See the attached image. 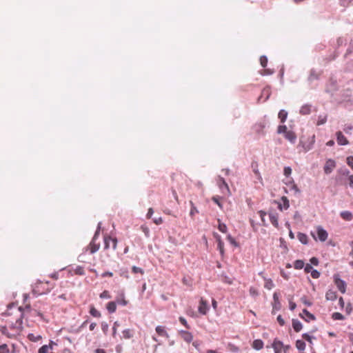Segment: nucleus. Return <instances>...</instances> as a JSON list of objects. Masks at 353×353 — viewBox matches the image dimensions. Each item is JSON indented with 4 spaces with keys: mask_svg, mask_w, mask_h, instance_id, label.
Returning <instances> with one entry per match:
<instances>
[{
    "mask_svg": "<svg viewBox=\"0 0 353 353\" xmlns=\"http://www.w3.org/2000/svg\"><path fill=\"white\" fill-rule=\"evenodd\" d=\"M28 339L32 342H37L42 339L39 334H34L33 333L28 334Z\"/></svg>",
    "mask_w": 353,
    "mask_h": 353,
    "instance_id": "cd10ccee",
    "label": "nucleus"
},
{
    "mask_svg": "<svg viewBox=\"0 0 353 353\" xmlns=\"http://www.w3.org/2000/svg\"><path fill=\"white\" fill-rule=\"evenodd\" d=\"M179 334L183 339V341H185V342H187L188 343H190L193 339L192 334L188 331L180 330L179 332Z\"/></svg>",
    "mask_w": 353,
    "mask_h": 353,
    "instance_id": "9d476101",
    "label": "nucleus"
},
{
    "mask_svg": "<svg viewBox=\"0 0 353 353\" xmlns=\"http://www.w3.org/2000/svg\"><path fill=\"white\" fill-rule=\"evenodd\" d=\"M199 313L201 314H205L208 311V304L207 302L201 298L199 302V305L198 307Z\"/></svg>",
    "mask_w": 353,
    "mask_h": 353,
    "instance_id": "f8f14e48",
    "label": "nucleus"
},
{
    "mask_svg": "<svg viewBox=\"0 0 353 353\" xmlns=\"http://www.w3.org/2000/svg\"><path fill=\"white\" fill-rule=\"evenodd\" d=\"M283 173L286 176H288L292 173V169L290 167L287 166L284 168Z\"/></svg>",
    "mask_w": 353,
    "mask_h": 353,
    "instance_id": "13d9d810",
    "label": "nucleus"
},
{
    "mask_svg": "<svg viewBox=\"0 0 353 353\" xmlns=\"http://www.w3.org/2000/svg\"><path fill=\"white\" fill-rule=\"evenodd\" d=\"M249 292H250V295L252 296H257L259 295L258 290L256 288H253V287H251L250 288Z\"/></svg>",
    "mask_w": 353,
    "mask_h": 353,
    "instance_id": "5fc2aeb1",
    "label": "nucleus"
},
{
    "mask_svg": "<svg viewBox=\"0 0 353 353\" xmlns=\"http://www.w3.org/2000/svg\"><path fill=\"white\" fill-rule=\"evenodd\" d=\"M303 313L305 314L307 319H305L302 314H300V316L305 321L308 322L310 320H312V321H314L316 319V317L314 314H312V313H310L306 309H303Z\"/></svg>",
    "mask_w": 353,
    "mask_h": 353,
    "instance_id": "6ab92c4d",
    "label": "nucleus"
},
{
    "mask_svg": "<svg viewBox=\"0 0 353 353\" xmlns=\"http://www.w3.org/2000/svg\"><path fill=\"white\" fill-rule=\"evenodd\" d=\"M270 94H271V92H270V87H265L263 89L262 92H261V96L259 97L258 99V102L260 101V100L262 99V97H265V99L263 100V101H266L270 96Z\"/></svg>",
    "mask_w": 353,
    "mask_h": 353,
    "instance_id": "ddd939ff",
    "label": "nucleus"
},
{
    "mask_svg": "<svg viewBox=\"0 0 353 353\" xmlns=\"http://www.w3.org/2000/svg\"><path fill=\"white\" fill-rule=\"evenodd\" d=\"M251 167H252V171L256 174L257 179L260 181H262V177L261 176V174L258 169V167H259L258 163L256 161H253L251 164Z\"/></svg>",
    "mask_w": 353,
    "mask_h": 353,
    "instance_id": "dca6fc26",
    "label": "nucleus"
},
{
    "mask_svg": "<svg viewBox=\"0 0 353 353\" xmlns=\"http://www.w3.org/2000/svg\"><path fill=\"white\" fill-rule=\"evenodd\" d=\"M284 137L292 143H294L296 140V134L293 131H291V130H289L288 132H286L284 134Z\"/></svg>",
    "mask_w": 353,
    "mask_h": 353,
    "instance_id": "4468645a",
    "label": "nucleus"
},
{
    "mask_svg": "<svg viewBox=\"0 0 353 353\" xmlns=\"http://www.w3.org/2000/svg\"><path fill=\"white\" fill-rule=\"evenodd\" d=\"M122 334L123 338L125 339H129L132 337V332L130 329L124 330Z\"/></svg>",
    "mask_w": 353,
    "mask_h": 353,
    "instance_id": "c9c22d12",
    "label": "nucleus"
},
{
    "mask_svg": "<svg viewBox=\"0 0 353 353\" xmlns=\"http://www.w3.org/2000/svg\"><path fill=\"white\" fill-rule=\"evenodd\" d=\"M270 220L275 228H279L278 215L276 213L269 214Z\"/></svg>",
    "mask_w": 353,
    "mask_h": 353,
    "instance_id": "f3484780",
    "label": "nucleus"
},
{
    "mask_svg": "<svg viewBox=\"0 0 353 353\" xmlns=\"http://www.w3.org/2000/svg\"><path fill=\"white\" fill-rule=\"evenodd\" d=\"M99 297L102 299H110L111 298V295L109 292V291L108 290H104L100 294H99Z\"/></svg>",
    "mask_w": 353,
    "mask_h": 353,
    "instance_id": "ea45409f",
    "label": "nucleus"
},
{
    "mask_svg": "<svg viewBox=\"0 0 353 353\" xmlns=\"http://www.w3.org/2000/svg\"><path fill=\"white\" fill-rule=\"evenodd\" d=\"M297 237H298V239L299 240V241L304 244V245H307V243H308V238H307V236L304 234V233H302V232H298L297 234Z\"/></svg>",
    "mask_w": 353,
    "mask_h": 353,
    "instance_id": "393cba45",
    "label": "nucleus"
},
{
    "mask_svg": "<svg viewBox=\"0 0 353 353\" xmlns=\"http://www.w3.org/2000/svg\"><path fill=\"white\" fill-rule=\"evenodd\" d=\"M89 312L90 315L96 318H100L101 316V312L98 311L93 305L90 306Z\"/></svg>",
    "mask_w": 353,
    "mask_h": 353,
    "instance_id": "c756f323",
    "label": "nucleus"
},
{
    "mask_svg": "<svg viewBox=\"0 0 353 353\" xmlns=\"http://www.w3.org/2000/svg\"><path fill=\"white\" fill-rule=\"evenodd\" d=\"M341 216L346 221H350L352 219V214L349 211H343L340 214Z\"/></svg>",
    "mask_w": 353,
    "mask_h": 353,
    "instance_id": "7c9ffc66",
    "label": "nucleus"
},
{
    "mask_svg": "<svg viewBox=\"0 0 353 353\" xmlns=\"http://www.w3.org/2000/svg\"><path fill=\"white\" fill-rule=\"evenodd\" d=\"M326 121H327V115H320L318 117L316 125H323L326 122Z\"/></svg>",
    "mask_w": 353,
    "mask_h": 353,
    "instance_id": "e433bc0d",
    "label": "nucleus"
},
{
    "mask_svg": "<svg viewBox=\"0 0 353 353\" xmlns=\"http://www.w3.org/2000/svg\"><path fill=\"white\" fill-rule=\"evenodd\" d=\"M347 163L353 169V156H350L347 158Z\"/></svg>",
    "mask_w": 353,
    "mask_h": 353,
    "instance_id": "69168bd1",
    "label": "nucleus"
},
{
    "mask_svg": "<svg viewBox=\"0 0 353 353\" xmlns=\"http://www.w3.org/2000/svg\"><path fill=\"white\" fill-rule=\"evenodd\" d=\"M9 348L6 344L0 345V353H9Z\"/></svg>",
    "mask_w": 353,
    "mask_h": 353,
    "instance_id": "8fccbe9b",
    "label": "nucleus"
},
{
    "mask_svg": "<svg viewBox=\"0 0 353 353\" xmlns=\"http://www.w3.org/2000/svg\"><path fill=\"white\" fill-rule=\"evenodd\" d=\"M53 288V284L48 281H37L32 290V292L35 295H42L48 293L50 290Z\"/></svg>",
    "mask_w": 353,
    "mask_h": 353,
    "instance_id": "f257e3e1",
    "label": "nucleus"
},
{
    "mask_svg": "<svg viewBox=\"0 0 353 353\" xmlns=\"http://www.w3.org/2000/svg\"><path fill=\"white\" fill-rule=\"evenodd\" d=\"M334 281L339 290L342 294H344L346 291V283L340 279V276L338 274L334 275Z\"/></svg>",
    "mask_w": 353,
    "mask_h": 353,
    "instance_id": "7ed1b4c3",
    "label": "nucleus"
},
{
    "mask_svg": "<svg viewBox=\"0 0 353 353\" xmlns=\"http://www.w3.org/2000/svg\"><path fill=\"white\" fill-rule=\"evenodd\" d=\"M334 320H343L344 316L339 312H334L332 316Z\"/></svg>",
    "mask_w": 353,
    "mask_h": 353,
    "instance_id": "a19ab883",
    "label": "nucleus"
},
{
    "mask_svg": "<svg viewBox=\"0 0 353 353\" xmlns=\"http://www.w3.org/2000/svg\"><path fill=\"white\" fill-rule=\"evenodd\" d=\"M179 320L181 322V323L182 325H183L187 329L190 328V325H188L187 321L185 320V319L184 317L180 316Z\"/></svg>",
    "mask_w": 353,
    "mask_h": 353,
    "instance_id": "864d4df0",
    "label": "nucleus"
},
{
    "mask_svg": "<svg viewBox=\"0 0 353 353\" xmlns=\"http://www.w3.org/2000/svg\"><path fill=\"white\" fill-rule=\"evenodd\" d=\"M106 309L110 313H114L117 310V304L114 301H110L106 305Z\"/></svg>",
    "mask_w": 353,
    "mask_h": 353,
    "instance_id": "bb28decb",
    "label": "nucleus"
},
{
    "mask_svg": "<svg viewBox=\"0 0 353 353\" xmlns=\"http://www.w3.org/2000/svg\"><path fill=\"white\" fill-rule=\"evenodd\" d=\"M24 310L28 312L30 314V315L32 316H38L41 319H44L43 315L40 310H38L34 309V308H31V307L30 305H26Z\"/></svg>",
    "mask_w": 353,
    "mask_h": 353,
    "instance_id": "1a4fd4ad",
    "label": "nucleus"
},
{
    "mask_svg": "<svg viewBox=\"0 0 353 353\" xmlns=\"http://www.w3.org/2000/svg\"><path fill=\"white\" fill-rule=\"evenodd\" d=\"M117 303L119 305H126L128 303V301L127 300H125V294L123 293H121L117 298V300H116Z\"/></svg>",
    "mask_w": 353,
    "mask_h": 353,
    "instance_id": "a878e982",
    "label": "nucleus"
},
{
    "mask_svg": "<svg viewBox=\"0 0 353 353\" xmlns=\"http://www.w3.org/2000/svg\"><path fill=\"white\" fill-rule=\"evenodd\" d=\"M155 330L159 336H165L166 338L169 337V334L167 332V331L165 330V327L158 325L156 327Z\"/></svg>",
    "mask_w": 353,
    "mask_h": 353,
    "instance_id": "2eb2a0df",
    "label": "nucleus"
},
{
    "mask_svg": "<svg viewBox=\"0 0 353 353\" xmlns=\"http://www.w3.org/2000/svg\"><path fill=\"white\" fill-rule=\"evenodd\" d=\"M190 205H191V210H190V215L191 216H193L195 214L199 213V211H198L197 208L194 206L192 201H190Z\"/></svg>",
    "mask_w": 353,
    "mask_h": 353,
    "instance_id": "79ce46f5",
    "label": "nucleus"
},
{
    "mask_svg": "<svg viewBox=\"0 0 353 353\" xmlns=\"http://www.w3.org/2000/svg\"><path fill=\"white\" fill-rule=\"evenodd\" d=\"M103 240L104 249H108L110 246V242H112V247L113 250H116L117 245V239L116 238H112L110 236H105Z\"/></svg>",
    "mask_w": 353,
    "mask_h": 353,
    "instance_id": "20e7f679",
    "label": "nucleus"
},
{
    "mask_svg": "<svg viewBox=\"0 0 353 353\" xmlns=\"http://www.w3.org/2000/svg\"><path fill=\"white\" fill-rule=\"evenodd\" d=\"M281 200L283 202V208L287 210L290 207L289 201L286 196H282Z\"/></svg>",
    "mask_w": 353,
    "mask_h": 353,
    "instance_id": "3c124183",
    "label": "nucleus"
},
{
    "mask_svg": "<svg viewBox=\"0 0 353 353\" xmlns=\"http://www.w3.org/2000/svg\"><path fill=\"white\" fill-rule=\"evenodd\" d=\"M226 239H227V241H228L230 244L231 245H232L233 247H234V248L239 247V243L230 234H227Z\"/></svg>",
    "mask_w": 353,
    "mask_h": 353,
    "instance_id": "c85d7f7f",
    "label": "nucleus"
},
{
    "mask_svg": "<svg viewBox=\"0 0 353 353\" xmlns=\"http://www.w3.org/2000/svg\"><path fill=\"white\" fill-rule=\"evenodd\" d=\"M274 303L272 304V313L274 314L276 311H279L281 308V303L279 301V294L274 292L273 294Z\"/></svg>",
    "mask_w": 353,
    "mask_h": 353,
    "instance_id": "0eeeda50",
    "label": "nucleus"
},
{
    "mask_svg": "<svg viewBox=\"0 0 353 353\" xmlns=\"http://www.w3.org/2000/svg\"><path fill=\"white\" fill-rule=\"evenodd\" d=\"M320 74L318 73L314 69H312L308 77V81L312 82L314 80L319 79Z\"/></svg>",
    "mask_w": 353,
    "mask_h": 353,
    "instance_id": "aec40b11",
    "label": "nucleus"
},
{
    "mask_svg": "<svg viewBox=\"0 0 353 353\" xmlns=\"http://www.w3.org/2000/svg\"><path fill=\"white\" fill-rule=\"evenodd\" d=\"M352 310H353V307H352V306L351 303H347V306H346V309H345L346 312H347L348 314H350L352 312Z\"/></svg>",
    "mask_w": 353,
    "mask_h": 353,
    "instance_id": "774afa93",
    "label": "nucleus"
},
{
    "mask_svg": "<svg viewBox=\"0 0 353 353\" xmlns=\"http://www.w3.org/2000/svg\"><path fill=\"white\" fill-rule=\"evenodd\" d=\"M260 63L263 68H265L268 64V58L266 56L263 55L260 57Z\"/></svg>",
    "mask_w": 353,
    "mask_h": 353,
    "instance_id": "37998d69",
    "label": "nucleus"
},
{
    "mask_svg": "<svg viewBox=\"0 0 353 353\" xmlns=\"http://www.w3.org/2000/svg\"><path fill=\"white\" fill-rule=\"evenodd\" d=\"M317 238L321 242H324L327 240L328 236L327 232L323 228L322 226L319 225L316 227Z\"/></svg>",
    "mask_w": 353,
    "mask_h": 353,
    "instance_id": "39448f33",
    "label": "nucleus"
},
{
    "mask_svg": "<svg viewBox=\"0 0 353 353\" xmlns=\"http://www.w3.org/2000/svg\"><path fill=\"white\" fill-rule=\"evenodd\" d=\"M302 337L305 339L307 341H308L310 343H312V336H311L309 334L307 333H303L302 334Z\"/></svg>",
    "mask_w": 353,
    "mask_h": 353,
    "instance_id": "4d7b16f0",
    "label": "nucleus"
},
{
    "mask_svg": "<svg viewBox=\"0 0 353 353\" xmlns=\"http://www.w3.org/2000/svg\"><path fill=\"white\" fill-rule=\"evenodd\" d=\"M99 235V228H98L91 242L86 247V248H85L86 252H89L90 254H94L99 250L101 243L99 241H98Z\"/></svg>",
    "mask_w": 353,
    "mask_h": 353,
    "instance_id": "f03ea898",
    "label": "nucleus"
},
{
    "mask_svg": "<svg viewBox=\"0 0 353 353\" xmlns=\"http://www.w3.org/2000/svg\"><path fill=\"white\" fill-rule=\"evenodd\" d=\"M265 128V123L263 122L257 123L254 125V130L258 134L265 135L264 128Z\"/></svg>",
    "mask_w": 353,
    "mask_h": 353,
    "instance_id": "9b49d317",
    "label": "nucleus"
},
{
    "mask_svg": "<svg viewBox=\"0 0 353 353\" xmlns=\"http://www.w3.org/2000/svg\"><path fill=\"white\" fill-rule=\"evenodd\" d=\"M221 183H222V194H227L228 196L231 195V192L230 190L229 186L223 178H222Z\"/></svg>",
    "mask_w": 353,
    "mask_h": 353,
    "instance_id": "5701e85b",
    "label": "nucleus"
},
{
    "mask_svg": "<svg viewBox=\"0 0 353 353\" xmlns=\"http://www.w3.org/2000/svg\"><path fill=\"white\" fill-rule=\"evenodd\" d=\"M311 276L313 279H318L320 277V272L317 270L314 269L311 272Z\"/></svg>",
    "mask_w": 353,
    "mask_h": 353,
    "instance_id": "603ef678",
    "label": "nucleus"
},
{
    "mask_svg": "<svg viewBox=\"0 0 353 353\" xmlns=\"http://www.w3.org/2000/svg\"><path fill=\"white\" fill-rule=\"evenodd\" d=\"M302 303L303 304H305V305H307V306H311L312 305V302H310V301H308L306 298V296H303L301 297V299Z\"/></svg>",
    "mask_w": 353,
    "mask_h": 353,
    "instance_id": "bf43d9fd",
    "label": "nucleus"
},
{
    "mask_svg": "<svg viewBox=\"0 0 353 353\" xmlns=\"http://www.w3.org/2000/svg\"><path fill=\"white\" fill-rule=\"evenodd\" d=\"M182 282L184 285H188V286H191L192 285V282L191 281L188 279L187 277L184 276L182 279Z\"/></svg>",
    "mask_w": 353,
    "mask_h": 353,
    "instance_id": "680f3d73",
    "label": "nucleus"
},
{
    "mask_svg": "<svg viewBox=\"0 0 353 353\" xmlns=\"http://www.w3.org/2000/svg\"><path fill=\"white\" fill-rule=\"evenodd\" d=\"M304 261L303 260H296L294 263V267L296 270H301L304 267Z\"/></svg>",
    "mask_w": 353,
    "mask_h": 353,
    "instance_id": "f704fd0d",
    "label": "nucleus"
},
{
    "mask_svg": "<svg viewBox=\"0 0 353 353\" xmlns=\"http://www.w3.org/2000/svg\"><path fill=\"white\" fill-rule=\"evenodd\" d=\"M272 347H276L278 348H282L283 347V343L281 341H279L277 340L276 339H274L273 343H272Z\"/></svg>",
    "mask_w": 353,
    "mask_h": 353,
    "instance_id": "de8ad7c7",
    "label": "nucleus"
},
{
    "mask_svg": "<svg viewBox=\"0 0 353 353\" xmlns=\"http://www.w3.org/2000/svg\"><path fill=\"white\" fill-rule=\"evenodd\" d=\"M132 272L134 274L140 273L141 274H143L144 271L141 268L137 267V266H132Z\"/></svg>",
    "mask_w": 353,
    "mask_h": 353,
    "instance_id": "09e8293b",
    "label": "nucleus"
},
{
    "mask_svg": "<svg viewBox=\"0 0 353 353\" xmlns=\"http://www.w3.org/2000/svg\"><path fill=\"white\" fill-rule=\"evenodd\" d=\"M336 167V162L332 159H329L326 161L324 165L323 170L326 174H330Z\"/></svg>",
    "mask_w": 353,
    "mask_h": 353,
    "instance_id": "423d86ee",
    "label": "nucleus"
},
{
    "mask_svg": "<svg viewBox=\"0 0 353 353\" xmlns=\"http://www.w3.org/2000/svg\"><path fill=\"white\" fill-rule=\"evenodd\" d=\"M336 141L339 145H346L349 144V141L347 138L343 134L341 131H338L336 133Z\"/></svg>",
    "mask_w": 353,
    "mask_h": 353,
    "instance_id": "6e6552de",
    "label": "nucleus"
},
{
    "mask_svg": "<svg viewBox=\"0 0 353 353\" xmlns=\"http://www.w3.org/2000/svg\"><path fill=\"white\" fill-rule=\"evenodd\" d=\"M288 131L289 130H288L286 125H279L278 129H277V133L278 134H283V135Z\"/></svg>",
    "mask_w": 353,
    "mask_h": 353,
    "instance_id": "58836bf2",
    "label": "nucleus"
},
{
    "mask_svg": "<svg viewBox=\"0 0 353 353\" xmlns=\"http://www.w3.org/2000/svg\"><path fill=\"white\" fill-rule=\"evenodd\" d=\"M279 118L281 120V123H284L286 121L288 117V112L285 110H281L279 112Z\"/></svg>",
    "mask_w": 353,
    "mask_h": 353,
    "instance_id": "2f4dec72",
    "label": "nucleus"
},
{
    "mask_svg": "<svg viewBox=\"0 0 353 353\" xmlns=\"http://www.w3.org/2000/svg\"><path fill=\"white\" fill-rule=\"evenodd\" d=\"M0 331L1 332V333L4 335H6V336H8V338H13L15 334H10L8 332V330L6 327H2L0 328Z\"/></svg>",
    "mask_w": 353,
    "mask_h": 353,
    "instance_id": "4c0bfd02",
    "label": "nucleus"
},
{
    "mask_svg": "<svg viewBox=\"0 0 353 353\" xmlns=\"http://www.w3.org/2000/svg\"><path fill=\"white\" fill-rule=\"evenodd\" d=\"M222 282L226 283L228 284H232L233 279L232 278L224 276V278H222Z\"/></svg>",
    "mask_w": 353,
    "mask_h": 353,
    "instance_id": "0e129e2a",
    "label": "nucleus"
},
{
    "mask_svg": "<svg viewBox=\"0 0 353 353\" xmlns=\"http://www.w3.org/2000/svg\"><path fill=\"white\" fill-rule=\"evenodd\" d=\"M141 230L147 237H148L150 236V229L147 225H141Z\"/></svg>",
    "mask_w": 353,
    "mask_h": 353,
    "instance_id": "a18cd8bd",
    "label": "nucleus"
},
{
    "mask_svg": "<svg viewBox=\"0 0 353 353\" xmlns=\"http://www.w3.org/2000/svg\"><path fill=\"white\" fill-rule=\"evenodd\" d=\"M313 270H314V269H313L312 266L310 264H309V263L306 264V265H305V266L304 265V270H305V272L306 273H310V272H311Z\"/></svg>",
    "mask_w": 353,
    "mask_h": 353,
    "instance_id": "052dcab7",
    "label": "nucleus"
},
{
    "mask_svg": "<svg viewBox=\"0 0 353 353\" xmlns=\"http://www.w3.org/2000/svg\"><path fill=\"white\" fill-rule=\"evenodd\" d=\"M49 348H50V346H48L47 345H44L39 349L38 353H48Z\"/></svg>",
    "mask_w": 353,
    "mask_h": 353,
    "instance_id": "49530a36",
    "label": "nucleus"
},
{
    "mask_svg": "<svg viewBox=\"0 0 353 353\" xmlns=\"http://www.w3.org/2000/svg\"><path fill=\"white\" fill-rule=\"evenodd\" d=\"M311 112V105L308 104L303 105L300 109V114L307 115Z\"/></svg>",
    "mask_w": 353,
    "mask_h": 353,
    "instance_id": "b1692460",
    "label": "nucleus"
},
{
    "mask_svg": "<svg viewBox=\"0 0 353 353\" xmlns=\"http://www.w3.org/2000/svg\"><path fill=\"white\" fill-rule=\"evenodd\" d=\"M305 343L302 341V340H297L296 341V347L299 350V351H303L305 349Z\"/></svg>",
    "mask_w": 353,
    "mask_h": 353,
    "instance_id": "473e14b6",
    "label": "nucleus"
},
{
    "mask_svg": "<svg viewBox=\"0 0 353 353\" xmlns=\"http://www.w3.org/2000/svg\"><path fill=\"white\" fill-rule=\"evenodd\" d=\"M352 0H339V2H340V5L343 7H347L349 6L350 4V2Z\"/></svg>",
    "mask_w": 353,
    "mask_h": 353,
    "instance_id": "e2e57ef3",
    "label": "nucleus"
},
{
    "mask_svg": "<svg viewBox=\"0 0 353 353\" xmlns=\"http://www.w3.org/2000/svg\"><path fill=\"white\" fill-rule=\"evenodd\" d=\"M277 321L279 323V325L281 326L284 325V324H285V321L281 315H279L277 316Z\"/></svg>",
    "mask_w": 353,
    "mask_h": 353,
    "instance_id": "338daca9",
    "label": "nucleus"
},
{
    "mask_svg": "<svg viewBox=\"0 0 353 353\" xmlns=\"http://www.w3.org/2000/svg\"><path fill=\"white\" fill-rule=\"evenodd\" d=\"M252 347L256 350H260L263 347V342L261 339H255L252 343Z\"/></svg>",
    "mask_w": 353,
    "mask_h": 353,
    "instance_id": "412c9836",
    "label": "nucleus"
},
{
    "mask_svg": "<svg viewBox=\"0 0 353 353\" xmlns=\"http://www.w3.org/2000/svg\"><path fill=\"white\" fill-rule=\"evenodd\" d=\"M330 85L332 87L331 90H329L328 88L326 89V91L327 92H330V91L336 90V82L335 81L331 80L330 81Z\"/></svg>",
    "mask_w": 353,
    "mask_h": 353,
    "instance_id": "6e6d98bb",
    "label": "nucleus"
},
{
    "mask_svg": "<svg viewBox=\"0 0 353 353\" xmlns=\"http://www.w3.org/2000/svg\"><path fill=\"white\" fill-rule=\"evenodd\" d=\"M325 298L327 301H334L337 298L336 292L330 290L326 292Z\"/></svg>",
    "mask_w": 353,
    "mask_h": 353,
    "instance_id": "4be33fe9",
    "label": "nucleus"
},
{
    "mask_svg": "<svg viewBox=\"0 0 353 353\" xmlns=\"http://www.w3.org/2000/svg\"><path fill=\"white\" fill-rule=\"evenodd\" d=\"M74 273L76 274H78V275H83L85 274V271H84V269L83 268L81 267V266H77L75 269H74Z\"/></svg>",
    "mask_w": 353,
    "mask_h": 353,
    "instance_id": "c03bdc74",
    "label": "nucleus"
},
{
    "mask_svg": "<svg viewBox=\"0 0 353 353\" xmlns=\"http://www.w3.org/2000/svg\"><path fill=\"white\" fill-rule=\"evenodd\" d=\"M292 327L295 332H299L302 330L303 325L298 319H292Z\"/></svg>",
    "mask_w": 353,
    "mask_h": 353,
    "instance_id": "a211bd4d",
    "label": "nucleus"
},
{
    "mask_svg": "<svg viewBox=\"0 0 353 353\" xmlns=\"http://www.w3.org/2000/svg\"><path fill=\"white\" fill-rule=\"evenodd\" d=\"M264 280L265 281L264 287L268 290H271L274 288V285L273 283V281L271 279H266L265 277H263Z\"/></svg>",
    "mask_w": 353,
    "mask_h": 353,
    "instance_id": "72a5a7b5",
    "label": "nucleus"
}]
</instances>
